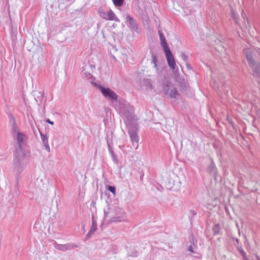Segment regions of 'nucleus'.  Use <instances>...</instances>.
<instances>
[{"label":"nucleus","mask_w":260,"mask_h":260,"mask_svg":"<svg viewBox=\"0 0 260 260\" xmlns=\"http://www.w3.org/2000/svg\"><path fill=\"white\" fill-rule=\"evenodd\" d=\"M158 34L160 41V45L163 48L164 52L170 50L167 43L166 38L162 31L158 30Z\"/></svg>","instance_id":"f8f14e48"},{"label":"nucleus","mask_w":260,"mask_h":260,"mask_svg":"<svg viewBox=\"0 0 260 260\" xmlns=\"http://www.w3.org/2000/svg\"><path fill=\"white\" fill-rule=\"evenodd\" d=\"M48 185H49V184L47 183L46 184L45 186L43 187V188H42V190L47 191L48 190Z\"/></svg>","instance_id":"c756f323"},{"label":"nucleus","mask_w":260,"mask_h":260,"mask_svg":"<svg viewBox=\"0 0 260 260\" xmlns=\"http://www.w3.org/2000/svg\"><path fill=\"white\" fill-rule=\"evenodd\" d=\"M82 76L84 77V78H86L87 79H88L89 80V75L88 74V73L86 72H83V73H82Z\"/></svg>","instance_id":"c85d7f7f"},{"label":"nucleus","mask_w":260,"mask_h":260,"mask_svg":"<svg viewBox=\"0 0 260 260\" xmlns=\"http://www.w3.org/2000/svg\"><path fill=\"white\" fill-rule=\"evenodd\" d=\"M138 128L136 124H129L128 125V133L133 146L137 149L138 147L139 138L138 135Z\"/></svg>","instance_id":"7ed1b4c3"},{"label":"nucleus","mask_w":260,"mask_h":260,"mask_svg":"<svg viewBox=\"0 0 260 260\" xmlns=\"http://www.w3.org/2000/svg\"><path fill=\"white\" fill-rule=\"evenodd\" d=\"M12 136L14 140L16 141L19 150H21L22 145L24 142V139L26 137V135L19 132L12 135Z\"/></svg>","instance_id":"0eeeda50"},{"label":"nucleus","mask_w":260,"mask_h":260,"mask_svg":"<svg viewBox=\"0 0 260 260\" xmlns=\"http://www.w3.org/2000/svg\"><path fill=\"white\" fill-rule=\"evenodd\" d=\"M39 132L40 134L41 140L43 143L44 146L45 147V149L47 151V152H49L50 151V147L48 143V138L46 135L43 134L39 130Z\"/></svg>","instance_id":"4468645a"},{"label":"nucleus","mask_w":260,"mask_h":260,"mask_svg":"<svg viewBox=\"0 0 260 260\" xmlns=\"http://www.w3.org/2000/svg\"><path fill=\"white\" fill-rule=\"evenodd\" d=\"M114 5L116 7H121L123 5L124 0H112Z\"/></svg>","instance_id":"b1692460"},{"label":"nucleus","mask_w":260,"mask_h":260,"mask_svg":"<svg viewBox=\"0 0 260 260\" xmlns=\"http://www.w3.org/2000/svg\"><path fill=\"white\" fill-rule=\"evenodd\" d=\"M167 60L169 67L172 70H175L176 67V64L174 57L170 50L165 52Z\"/></svg>","instance_id":"6e6552de"},{"label":"nucleus","mask_w":260,"mask_h":260,"mask_svg":"<svg viewBox=\"0 0 260 260\" xmlns=\"http://www.w3.org/2000/svg\"><path fill=\"white\" fill-rule=\"evenodd\" d=\"M258 53H259V55H260V50H259V52Z\"/></svg>","instance_id":"e433bc0d"},{"label":"nucleus","mask_w":260,"mask_h":260,"mask_svg":"<svg viewBox=\"0 0 260 260\" xmlns=\"http://www.w3.org/2000/svg\"><path fill=\"white\" fill-rule=\"evenodd\" d=\"M126 217L125 215L124 214H123L120 216H114V217H112L111 219H110V222H116V221L122 222V221H124L126 220Z\"/></svg>","instance_id":"a211bd4d"},{"label":"nucleus","mask_w":260,"mask_h":260,"mask_svg":"<svg viewBox=\"0 0 260 260\" xmlns=\"http://www.w3.org/2000/svg\"><path fill=\"white\" fill-rule=\"evenodd\" d=\"M191 213H192L193 215H196L197 213L194 211H191Z\"/></svg>","instance_id":"72a5a7b5"},{"label":"nucleus","mask_w":260,"mask_h":260,"mask_svg":"<svg viewBox=\"0 0 260 260\" xmlns=\"http://www.w3.org/2000/svg\"><path fill=\"white\" fill-rule=\"evenodd\" d=\"M94 86L99 89L103 95L111 101H116L118 99V95L111 89L106 88L97 83H94Z\"/></svg>","instance_id":"20e7f679"},{"label":"nucleus","mask_w":260,"mask_h":260,"mask_svg":"<svg viewBox=\"0 0 260 260\" xmlns=\"http://www.w3.org/2000/svg\"><path fill=\"white\" fill-rule=\"evenodd\" d=\"M162 90L165 95H169L172 99L176 98L178 95L177 88L173 86L170 79L166 77H165L162 81Z\"/></svg>","instance_id":"f03ea898"},{"label":"nucleus","mask_w":260,"mask_h":260,"mask_svg":"<svg viewBox=\"0 0 260 260\" xmlns=\"http://www.w3.org/2000/svg\"><path fill=\"white\" fill-rule=\"evenodd\" d=\"M245 56L246 57L248 65L251 64V63L254 62L255 60L253 59L252 56V53L249 49H246L244 50Z\"/></svg>","instance_id":"2eb2a0df"},{"label":"nucleus","mask_w":260,"mask_h":260,"mask_svg":"<svg viewBox=\"0 0 260 260\" xmlns=\"http://www.w3.org/2000/svg\"><path fill=\"white\" fill-rule=\"evenodd\" d=\"M10 123L11 125V134L12 135L19 132L18 126H17L16 122L15 117L12 114L9 115Z\"/></svg>","instance_id":"9b49d317"},{"label":"nucleus","mask_w":260,"mask_h":260,"mask_svg":"<svg viewBox=\"0 0 260 260\" xmlns=\"http://www.w3.org/2000/svg\"><path fill=\"white\" fill-rule=\"evenodd\" d=\"M256 258L257 260H260V257L259 256H258L257 255L256 256Z\"/></svg>","instance_id":"f704fd0d"},{"label":"nucleus","mask_w":260,"mask_h":260,"mask_svg":"<svg viewBox=\"0 0 260 260\" xmlns=\"http://www.w3.org/2000/svg\"><path fill=\"white\" fill-rule=\"evenodd\" d=\"M220 229H221V228H220L219 224V223L215 224L212 228L213 234L214 235L219 234L220 233Z\"/></svg>","instance_id":"4be33fe9"},{"label":"nucleus","mask_w":260,"mask_h":260,"mask_svg":"<svg viewBox=\"0 0 260 260\" xmlns=\"http://www.w3.org/2000/svg\"><path fill=\"white\" fill-rule=\"evenodd\" d=\"M107 189L113 194L115 193L116 188L114 186L109 185L107 186Z\"/></svg>","instance_id":"a878e982"},{"label":"nucleus","mask_w":260,"mask_h":260,"mask_svg":"<svg viewBox=\"0 0 260 260\" xmlns=\"http://www.w3.org/2000/svg\"><path fill=\"white\" fill-rule=\"evenodd\" d=\"M252 71V75L254 78H259L260 77V63L258 61H255L248 65Z\"/></svg>","instance_id":"1a4fd4ad"},{"label":"nucleus","mask_w":260,"mask_h":260,"mask_svg":"<svg viewBox=\"0 0 260 260\" xmlns=\"http://www.w3.org/2000/svg\"><path fill=\"white\" fill-rule=\"evenodd\" d=\"M108 213H109L108 211H107L105 210H104V217H105V218H106L108 216Z\"/></svg>","instance_id":"473e14b6"},{"label":"nucleus","mask_w":260,"mask_h":260,"mask_svg":"<svg viewBox=\"0 0 260 260\" xmlns=\"http://www.w3.org/2000/svg\"><path fill=\"white\" fill-rule=\"evenodd\" d=\"M95 69L94 66L93 65H88L86 66L84 68L82 72H86L88 73L89 75V82L94 86V83H96L95 82H94L93 81L94 80V77L92 76V72L93 69Z\"/></svg>","instance_id":"9d476101"},{"label":"nucleus","mask_w":260,"mask_h":260,"mask_svg":"<svg viewBox=\"0 0 260 260\" xmlns=\"http://www.w3.org/2000/svg\"><path fill=\"white\" fill-rule=\"evenodd\" d=\"M188 250L189 251H190V252H192V253H193V252H194V251H193V247H192V246H190L188 247Z\"/></svg>","instance_id":"2f4dec72"},{"label":"nucleus","mask_w":260,"mask_h":260,"mask_svg":"<svg viewBox=\"0 0 260 260\" xmlns=\"http://www.w3.org/2000/svg\"><path fill=\"white\" fill-rule=\"evenodd\" d=\"M98 12L101 17L103 19L107 20V13L105 12L103 9L99 8L98 9Z\"/></svg>","instance_id":"5701e85b"},{"label":"nucleus","mask_w":260,"mask_h":260,"mask_svg":"<svg viewBox=\"0 0 260 260\" xmlns=\"http://www.w3.org/2000/svg\"><path fill=\"white\" fill-rule=\"evenodd\" d=\"M236 241L237 243L239 244V240L237 238L236 239Z\"/></svg>","instance_id":"c9c22d12"},{"label":"nucleus","mask_w":260,"mask_h":260,"mask_svg":"<svg viewBox=\"0 0 260 260\" xmlns=\"http://www.w3.org/2000/svg\"><path fill=\"white\" fill-rule=\"evenodd\" d=\"M54 247L56 249L61 251H66L70 248L69 244H59L56 243L54 244Z\"/></svg>","instance_id":"aec40b11"},{"label":"nucleus","mask_w":260,"mask_h":260,"mask_svg":"<svg viewBox=\"0 0 260 260\" xmlns=\"http://www.w3.org/2000/svg\"><path fill=\"white\" fill-rule=\"evenodd\" d=\"M210 164L207 167V172L210 175L213 177L214 179L216 180L218 174V170L215 166L212 158H210Z\"/></svg>","instance_id":"423d86ee"},{"label":"nucleus","mask_w":260,"mask_h":260,"mask_svg":"<svg viewBox=\"0 0 260 260\" xmlns=\"http://www.w3.org/2000/svg\"><path fill=\"white\" fill-rule=\"evenodd\" d=\"M44 93L41 91H34V96L36 102H41L43 99Z\"/></svg>","instance_id":"412c9836"},{"label":"nucleus","mask_w":260,"mask_h":260,"mask_svg":"<svg viewBox=\"0 0 260 260\" xmlns=\"http://www.w3.org/2000/svg\"><path fill=\"white\" fill-rule=\"evenodd\" d=\"M107 20H115V21L119 22V19L116 16L114 13L110 9L107 12Z\"/></svg>","instance_id":"6ab92c4d"},{"label":"nucleus","mask_w":260,"mask_h":260,"mask_svg":"<svg viewBox=\"0 0 260 260\" xmlns=\"http://www.w3.org/2000/svg\"><path fill=\"white\" fill-rule=\"evenodd\" d=\"M97 223L96 221L93 219V216H92V225L89 232L86 235L85 240L88 239L91 235L93 234L97 230Z\"/></svg>","instance_id":"ddd939ff"},{"label":"nucleus","mask_w":260,"mask_h":260,"mask_svg":"<svg viewBox=\"0 0 260 260\" xmlns=\"http://www.w3.org/2000/svg\"><path fill=\"white\" fill-rule=\"evenodd\" d=\"M119 112L126 125L135 120L134 108L127 103H119Z\"/></svg>","instance_id":"f257e3e1"},{"label":"nucleus","mask_w":260,"mask_h":260,"mask_svg":"<svg viewBox=\"0 0 260 260\" xmlns=\"http://www.w3.org/2000/svg\"><path fill=\"white\" fill-rule=\"evenodd\" d=\"M181 56L184 61H187V60L188 59V57L184 53H182L181 54Z\"/></svg>","instance_id":"cd10ccee"},{"label":"nucleus","mask_w":260,"mask_h":260,"mask_svg":"<svg viewBox=\"0 0 260 260\" xmlns=\"http://www.w3.org/2000/svg\"><path fill=\"white\" fill-rule=\"evenodd\" d=\"M46 121L51 125L54 124V122L52 121H51L49 119H47Z\"/></svg>","instance_id":"7c9ffc66"},{"label":"nucleus","mask_w":260,"mask_h":260,"mask_svg":"<svg viewBox=\"0 0 260 260\" xmlns=\"http://www.w3.org/2000/svg\"><path fill=\"white\" fill-rule=\"evenodd\" d=\"M156 61H157V57L155 55H154L153 53H152V60L151 63L154 64V67L156 68Z\"/></svg>","instance_id":"393cba45"},{"label":"nucleus","mask_w":260,"mask_h":260,"mask_svg":"<svg viewBox=\"0 0 260 260\" xmlns=\"http://www.w3.org/2000/svg\"><path fill=\"white\" fill-rule=\"evenodd\" d=\"M108 150L109 151V153H110L112 160L114 162L115 164H118V159L117 158V155L114 153L113 150L112 149L111 146L109 144V143L108 142Z\"/></svg>","instance_id":"f3484780"},{"label":"nucleus","mask_w":260,"mask_h":260,"mask_svg":"<svg viewBox=\"0 0 260 260\" xmlns=\"http://www.w3.org/2000/svg\"><path fill=\"white\" fill-rule=\"evenodd\" d=\"M125 23L127 26L131 29L133 30V35L135 36V32L138 34L139 32L137 21L133 17L127 14L125 15Z\"/></svg>","instance_id":"39448f33"},{"label":"nucleus","mask_w":260,"mask_h":260,"mask_svg":"<svg viewBox=\"0 0 260 260\" xmlns=\"http://www.w3.org/2000/svg\"><path fill=\"white\" fill-rule=\"evenodd\" d=\"M14 164L15 166V169L17 170V171L20 173L22 171L20 158L18 156H16L14 160Z\"/></svg>","instance_id":"dca6fc26"},{"label":"nucleus","mask_w":260,"mask_h":260,"mask_svg":"<svg viewBox=\"0 0 260 260\" xmlns=\"http://www.w3.org/2000/svg\"><path fill=\"white\" fill-rule=\"evenodd\" d=\"M237 248L239 250V252H240L241 254L243 256H245L246 255V253L244 252V251L243 250V249H242L241 246H238Z\"/></svg>","instance_id":"bb28decb"}]
</instances>
